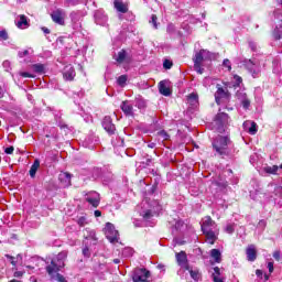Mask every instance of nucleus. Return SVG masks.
Wrapping results in <instances>:
<instances>
[{
	"label": "nucleus",
	"instance_id": "1",
	"mask_svg": "<svg viewBox=\"0 0 282 282\" xmlns=\"http://www.w3.org/2000/svg\"><path fill=\"white\" fill-rule=\"evenodd\" d=\"M200 228L205 235L206 243L213 246L219 239V227L210 216L203 218Z\"/></svg>",
	"mask_w": 282,
	"mask_h": 282
},
{
	"label": "nucleus",
	"instance_id": "2",
	"mask_svg": "<svg viewBox=\"0 0 282 282\" xmlns=\"http://www.w3.org/2000/svg\"><path fill=\"white\" fill-rule=\"evenodd\" d=\"M162 206L158 202L149 203V199H144L141 203V206H138L139 215L145 220L149 221L151 217L160 214Z\"/></svg>",
	"mask_w": 282,
	"mask_h": 282
},
{
	"label": "nucleus",
	"instance_id": "3",
	"mask_svg": "<svg viewBox=\"0 0 282 282\" xmlns=\"http://www.w3.org/2000/svg\"><path fill=\"white\" fill-rule=\"evenodd\" d=\"M230 139L228 137L218 135L213 141V148L218 155H230Z\"/></svg>",
	"mask_w": 282,
	"mask_h": 282
},
{
	"label": "nucleus",
	"instance_id": "4",
	"mask_svg": "<svg viewBox=\"0 0 282 282\" xmlns=\"http://www.w3.org/2000/svg\"><path fill=\"white\" fill-rule=\"evenodd\" d=\"M65 259H67V251L59 252L46 267V272L50 276H54L61 268H65Z\"/></svg>",
	"mask_w": 282,
	"mask_h": 282
},
{
	"label": "nucleus",
	"instance_id": "5",
	"mask_svg": "<svg viewBox=\"0 0 282 282\" xmlns=\"http://www.w3.org/2000/svg\"><path fill=\"white\" fill-rule=\"evenodd\" d=\"M273 17V23L275 26L273 29L272 36L274 41H281L282 43V10L275 9Z\"/></svg>",
	"mask_w": 282,
	"mask_h": 282
},
{
	"label": "nucleus",
	"instance_id": "6",
	"mask_svg": "<svg viewBox=\"0 0 282 282\" xmlns=\"http://www.w3.org/2000/svg\"><path fill=\"white\" fill-rule=\"evenodd\" d=\"M241 65L249 72V74H251L253 78H257V76H259L261 73V65L257 59H245L241 62Z\"/></svg>",
	"mask_w": 282,
	"mask_h": 282
},
{
	"label": "nucleus",
	"instance_id": "7",
	"mask_svg": "<svg viewBox=\"0 0 282 282\" xmlns=\"http://www.w3.org/2000/svg\"><path fill=\"white\" fill-rule=\"evenodd\" d=\"M228 113L218 112L214 120V128L218 133H224L226 131V127H228Z\"/></svg>",
	"mask_w": 282,
	"mask_h": 282
},
{
	"label": "nucleus",
	"instance_id": "8",
	"mask_svg": "<svg viewBox=\"0 0 282 282\" xmlns=\"http://www.w3.org/2000/svg\"><path fill=\"white\" fill-rule=\"evenodd\" d=\"M106 239L110 241V243H118L120 241V234L116 230V227L111 223H107L105 227Z\"/></svg>",
	"mask_w": 282,
	"mask_h": 282
},
{
	"label": "nucleus",
	"instance_id": "9",
	"mask_svg": "<svg viewBox=\"0 0 282 282\" xmlns=\"http://www.w3.org/2000/svg\"><path fill=\"white\" fill-rule=\"evenodd\" d=\"M151 272L147 269H135L132 275L133 282H149Z\"/></svg>",
	"mask_w": 282,
	"mask_h": 282
},
{
	"label": "nucleus",
	"instance_id": "10",
	"mask_svg": "<svg viewBox=\"0 0 282 282\" xmlns=\"http://www.w3.org/2000/svg\"><path fill=\"white\" fill-rule=\"evenodd\" d=\"M213 58H215V54L206 50H200L198 53L195 54L194 63H198L202 65L204 61H213Z\"/></svg>",
	"mask_w": 282,
	"mask_h": 282
},
{
	"label": "nucleus",
	"instance_id": "11",
	"mask_svg": "<svg viewBox=\"0 0 282 282\" xmlns=\"http://www.w3.org/2000/svg\"><path fill=\"white\" fill-rule=\"evenodd\" d=\"M85 199L90 204V206H94V208H98L100 205V194H98V192L86 193Z\"/></svg>",
	"mask_w": 282,
	"mask_h": 282
},
{
	"label": "nucleus",
	"instance_id": "12",
	"mask_svg": "<svg viewBox=\"0 0 282 282\" xmlns=\"http://www.w3.org/2000/svg\"><path fill=\"white\" fill-rule=\"evenodd\" d=\"M95 23L97 25H107V21H109V18H107V14H105V11L102 9H99L94 14Z\"/></svg>",
	"mask_w": 282,
	"mask_h": 282
},
{
	"label": "nucleus",
	"instance_id": "13",
	"mask_svg": "<svg viewBox=\"0 0 282 282\" xmlns=\"http://www.w3.org/2000/svg\"><path fill=\"white\" fill-rule=\"evenodd\" d=\"M15 25L19 28V30H28V28H30V19L23 14H20L15 18Z\"/></svg>",
	"mask_w": 282,
	"mask_h": 282
},
{
	"label": "nucleus",
	"instance_id": "14",
	"mask_svg": "<svg viewBox=\"0 0 282 282\" xmlns=\"http://www.w3.org/2000/svg\"><path fill=\"white\" fill-rule=\"evenodd\" d=\"M176 262L180 265V268H183L184 270H188V258L186 256V252L181 251L176 253Z\"/></svg>",
	"mask_w": 282,
	"mask_h": 282
},
{
	"label": "nucleus",
	"instance_id": "15",
	"mask_svg": "<svg viewBox=\"0 0 282 282\" xmlns=\"http://www.w3.org/2000/svg\"><path fill=\"white\" fill-rule=\"evenodd\" d=\"M121 111H123L124 116H128L129 118H133L134 112H133V104L131 101L126 100L122 101L120 105Z\"/></svg>",
	"mask_w": 282,
	"mask_h": 282
},
{
	"label": "nucleus",
	"instance_id": "16",
	"mask_svg": "<svg viewBox=\"0 0 282 282\" xmlns=\"http://www.w3.org/2000/svg\"><path fill=\"white\" fill-rule=\"evenodd\" d=\"M102 128L105 129V131H107V133H109L110 135H113V133H116V126L113 124V122L111 121V117H105L102 120Z\"/></svg>",
	"mask_w": 282,
	"mask_h": 282
},
{
	"label": "nucleus",
	"instance_id": "17",
	"mask_svg": "<svg viewBox=\"0 0 282 282\" xmlns=\"http://www.w3.org/2000/svg\"><path fill=\"white\" fill-rule=\"evenodd\" d=\"M216 89L215 100L217 105H221V100H224V98H228V93L219 84H217Z\"/></svg>",
	"mask_w": 282,
	"mask_h": 282
},
{
	"label": "nucleus",
	"instance_id": "18",
	"mask_svg": "<svg viewBox=\"0 0 282 282\" xmlns=\"http://www.w3.org/2000/svg\"><path fill=\"white\" fill-rule=\"evenodd\" d=\"M159 91L162 96H171V83L169 80H161L159 83Z\"/></svg>",
	"mask_w": 282,
	"mask_h": 282
},
{
	"label": "nucleus",
	"instance_id": "19",
	"mask_svg": "<svg viewBox=\"0 0 282 282\" xmlns=\"http://www.w3.org/2000/svg\"><path fill=\"white\" fill-rule=\"evenodd\" d=\"M247 261L251 263L257 261V247L254 245H249L246 249Z\"/></svg>",
	"mask_w": 282,
	"mask_h": 282
},
{
	"label": "nucleus",
	"instance_id": "20",
	"mask_svg": "<svg viewBox=\"0 0 282 282\" xmlns=\"http://www.w3.org/2000/svg\"><path fill=\"white\" fill-rule=\"evenodd\" d=\"M242 127L245 131H247V133H250V135H257V131H258L257 122L245 121Z\"/></svg>",
	"mask_w": 282,
	"mask_h": 282
},
{
	"label": "nucleus",
	"instance_id": "21",
	"mask_svg": "<svg viewBox=\"0 0 282 282\" xmlns=\"http://www.w3.org/2000/svg\"><path fill=\"white\" fill-rule=\"evenodd\" d=\"M58 180L64 188L72 186V174L67 172H62L58 176Z\"/></svg>",
	"mask_w": 282,
	"mask_h": 282
},
{
	"label": "nucleus",
	"instance_id": "22",
	"mask_svg": "<svg viewBox=\"0 0 282 282\" xmlns=\"http://www.w3.org/2000/svg\"><path fill=\"white\" fill-rule=\"evenodd\" d=\"M64 80H74L76 77V70H74V66L67 65L63 70Z\"/></svg>",
	"mask_w": 282,
	"mask_h": 282
},
{
	"label": "nucleus",
	"instance_id": "23",
	"mask_svg": "<svg viewBox=\"0 0 282 282\" xmlns=\"http://www.w3.org/2000/svg\"><path fill=\"white\" fill-rule=\"evenodd\" d=\"M113 6L117 12H119L120 14H127V12H129V7L127 6V3H124L123 0H115Z\"/></svg>",
	"mask_w": 282,
	"mask_h": 282
},
{
	"label": "nucleus",
	"instance_id": "24",
	"mask_svg": "<svg viewBox=\"0 0 282 282\" xmlns=\"http://www.w3.org/2000/svg\"><path fill=\"white\" fill-rule=\"evenodd\" d=\"M54 23H57L58 25H63L65 23V13L61 10H56L51 14Z\"/></svg>",
	"mask_w": 282,
	"mask_h": 282
},
{
	"label": "nucleus",
	"instance_id": "25",
	"mask_svg": "<svg viewBox=\"0 0 282 282\" xmlns=\"http://www.w3.org/2000/svg\"><path fill=\"white\" fill-rule=\"evenodd\" d=\"M212 272V279L214 282H224L226 278H224V273H221V269L219 267H215Z\"/></svg>",
	"mask_w": 282,
	"mask_h": 282
},
{
	"label": "nucleus",
	"instance_id": "26",
	"mask_svg": "<svg viewBox=\"0 0 282 282\" xmlns=\"http://www.w3.org/2000/svg\"><path fill=\"white\" fill-rule=\"evenodd\" d=\"M198 102H199V97L197 96V94L192 93L187 97V104L191 105V107H197Z\"/></svg>",
	"mask_w": 282,
	"mask_h": 282
},
{
	"label": "nucleus",
	"instance_id": "27",
	"mask_svg": "<svg viewBox=\"0 0 282 282\" xmlns=\"http://www.w3.org/2000/svg\"><path fill=\"white\" fill-rule=\"evenodd\" d=\"M40 166H41V161L36 159L30 169V177H36V171H39Z\"/></svg>",
	"mask_w": 282,
	"mask_h": 282
},
{
	"label": "nucleus",
	"instance_id": "28",
	"mask_svg": "<svg viewBox=\"0 0 282 282\" xmlns=\"http://www.w3.org/2000/svg\"><path fill=\"white\" fill-rule=\"evenodd\" d=\"M210 257L214 259L215 263H219L221 261V251H219V249H212Z\"/></svg>",
	"mask_w": 282,
	"mask_h": 282
},
{
	"label": "nucleus",
	"instance_id": "29",
	"mask_svg": "<svg viewBox=\"0 0 282 282\" xmlns=\"http://www.w3.org/2000/svg\"><path fill=\"white\" fill-rule=\"evenodd\" d=\"M113 58L117 61V63H124V58H127V51H119L118 54L113 56Z\"/></svg>",
	"mask_w": 282,
	"mask_h": 282
},
{
	"label": "nucleus",
	"instance_id": "30",
	"mask_svg": "<svg viewBox=\"0 0 282 282\" xmlns=\"http://www.w3.org/2000/svg\"><path fill=\"white\" fill-rule=\"evenodd\" d=\"M109 268L107 267L106 263H99L95 267V272H97V274H105V272H108Z\"/></svg>",
	"mask_w": 282,
	"mask_h": 282
},
{
	"label": "nucleus",
	"instance_id": "31",
	"mask_svg": "<svg viewBox=\"0 0 282 282\" xmlns=\"http://www.w3.org/2000/svg\"><path fill=\"white\" fill-rule=\"evenodd\" d=\"M191 274V278L195 281H199V279H202V273H199V270L197 269H191V267H188V270H187Z\"/></svg>",
	"mask_w": 282,
	"mask_h": 282
},
{
	"label": "nucleus",
	"instance_id": "32",
	"mask_svg": "<svg viewBox=\"0 0 282 282\" xmlns=\"http://www.w3.org/2000/svg\"><path fill=\"white\" fill-rule=\"evenodd\" d=\"M264 173H268L269 175H276V171H279V166L278 165H265L263 167Z\"/></svg>",
	"mask_w": 282,
	"mask_h": 282
},
{
	"label": "nucleus",
	"instance_id": "33",
	"mask_svg": "<svg viewBox=\"0 0 282 282\" xmlns=\"http://www.w3.org/2000/svg\"><path fill=\"white\" fill-rule=\"evenodd\" d=\"M134 106L138 107V109H144L147 107V101L140 96L135 97Z\"/></svg>",
	"mask_w": 282,
	"mask_h": 282
},
{
	"label": "nucleus",
	"instance_id": "34",
	"mask_svg": "<svg viewBox=\"0 0 282 282\" xmlns=\"http://www.w3.org/2000/svg\"><path fill=\"white\" fill-rule=\"evenodd\" d=\"M32 69L35 74H45V65L43 64H33Z\"/></svg>",
	"mask_w": 282,
	"mask_h": 282
},
{
	"label": "nucleus",
	"instance_id": "35",
	"mask_svg": "<svg viewBox=\"0 0 282 282\" xmlns=\"http://www.w3.org/2000/svg\"><path fill=\"white\" fill-rule=\"evenodd\" d=\"M122 257L124 259H129L130 257H133V248L131 247H126L122 252H121Z\"/></svg>",
	"mask_w": 282,
	"mask_h": 282
},
{
	"label": "nucleus",
	"instance_id": "36",
	"mask_svg": "<svg viewBox=\"0 0 282 282\" xmlns=\"http://www.w3.org/2000/svg\"><path fill=\"white\" fill-rule=\"evenodd\" d=\"M77 224H78V226H80V228H83V227L87 226V224H89V220H87V217H85V216H79L77 218Z\"/></svg>",
	"mask_w": 282,
	"mask_h": 282
},
{
	"label": "nucleus",
	"instance_id": "37",
	"mask_svg": "<svg viewBox=\"0 0 282 282\" xmlns=\"http://www.w3.org/2000/svg\"><path fill=\"white\" fill-rule=\"evenodd\" d=\"M51 279H55V281L58 282H67V280L65 279V276H63L61 273L55 272L54 275H50Z\"/></svg>",
	"mask_w": 282,
	"mask_h": 282
},
{
	"label": "nucleus",
	"instance_id": "38",
	"mask_svg": "<svg viewBox=\"0 0 282 282\" xmlns=\"http://www.w3.org/2000/svg\"><path fill=\"white\" fill-rule=\"evenodd\" d=\"M117 83L120 87H124L127 85V75L119 76Z\"/></svg>",
	"mask_w": 282,
	"mask_h": 282
},
{
	"label": "nucleus",
	"instance_id": "39",
	"mask_svg": "<svg viewBox=\"0 0 282 282\" xmlns=\"http://www.w3.org/2000/svg\"><path fill=\"white\" fill-rule=\"evenodd\" d=\"M225 232H227V235H232V232H235V224H227L225 227Z\"/></svg>",
	"mask_w": 282,
	"mask_h": 282
},
{
	"label": "nucleus",
	"instance_id": "40",
	"mask_svg": "<svg viewBox=\"0 0 282 282\" xmlns=\"http://www.w3.org/2000/svg\"><path fill=\"white\" fill-rule=\"evenodd\" d=\"M8 31L6 29L0 28V41H8Z\"/></svg>",
	"mask_w": 282,
	"mask_h": 282
},
{
	"label": "nucleus",
	"instance_id": "41",
	"mask_svg": "<svg viewBox=\"0 0 282 282\" xmlns=\"http://www.w3.org/2000/svg\"><path fill=\"white\" fill-rule=\"evenodd\" d=\"M268 226V223L265 221V220H260L259 223H258V226H257V228L261 231V232H263L264 230H265V227Z\"/></svg>",
	"mask_w": 282,
	"mask_h": 282
},
{
	"label": "nucleus",
	"instance_id": "42",
	"mask_svg": "<svg viewBox=\"0 0 282 282\" xmlns=\"http://www.w3.org/2000/svg\"><path fill=\"white\" fill-rule=\"evenodd\" d=\"M158 135L162 139V140H169V138H171V135H169V133L164 130H161L158 132Z\"/></svg>",
	"mask_w": 282,
	"mask_h": 282
},
{
	"label": "nucleus",
	"instance_id": "43",
	"mask_svg": "<svg viewBox=\"0 0 282 282\" xmlns=\"http://www.w3.org/2000/svg\"><path fill=\"white\" fill-rule=\"evenodd\" d=\"M236 96H237V98H238V100H239L240 102H242V100H245V99L248 98V95H246V93H243V91H238V93L236 94Z\"/></svg>",
	"mask_w": 282,
	"mask_h": 282
},
{
	"label": "nucleus",
	"instance_id": "44",
	"mask_svg": "<svg viewBox=\"0 0 282 282\" xmlns=\"http://www.w3.org/2000/svg\"><path fill=\"white\" fill-rule=\"evenodd\" d=\"M150 23H152L154 30H158V15L152 14V15H151Z\"/></svg>",
	"mask_w": 282,
	"mask_h": 282
},
{
	"label": "nucleus",
	"instance_id": "45",
	"mask_svg": "<svg viewBox=\"0 0 282 282\" xmlns=\"http://www.w3.org/2000/svg\"><path fill=\"white\" fill-rule=\"evenodd\" d=\"M175 223H174V228L176 229V230H182V228H184V221H182V220H174Z\"/></svg>",
	"mask_w": 282,
	"mask_h": 282
},
{
	"label": "nucleus",
	"instance_id": "46",
	"mask_svg": "<svg viewBox=\"0 0 282 282\" xmlns=\"http://www.w3.org/2000/svg\"><path fill=\"white\" fill-rule=\"evenodd\" d=\"M194 69L197 74H204V69L202 68V64L194 63Z\"/></svg>",
	"mask_w": 282,
	"mask_h": 282
},
{
	"label": "nucleus",
	"instance_id": "47",
	"mask_svg": "<svg viewBox=\"0 0 282 282\" xmlns=\"http://www.w3.org/2000/svg\"><path fill=\"white\" fill-rule=\"evenodd\" d=\"M274 194H275V197H281L282 198V186H275L274 187Z\"/></svg>",
	"mask_w": 282,
	"mask_h": 282
},
{
	"label": "nucleus",
	"instance_id": "48",
	"mask_svg": "<svg viewBox=\"0 0 282 282\" xmlns=\"http://www.w3.org/2000/svg\"><path fill=\"white\" fill-rule=\"evenodd\" d=\"M163 67H164V69H171L173 67V62L165 59L163 62Z\"/></svg>",
	"mask_w": 282,
	"mask_h": 282
},
{
	"label": "nucleus",
	"instance_id": "49",
	"mask_svg": "<svg viewBox=\"0 0 282 282\" xmlns=\"http://www.w3.org/2000/svg\"><path fill=\"white\" fill-rule=\"evenodd\" d=\"M223 65L224 67H227L228 72L232 69V64L230 63V59H224Z\"/></svg>",
	"mask_w": 282,
	"mask_h": 282
},
{
	"label": "nucleus",
	"instance_id": "50",
	"mask_svg": "<svg viewBox=\"0 0 282 282\" xmlns=\"http://www.w3.org/2000/svg\"><path fill=\"white\" fill-rule=\"evenodd\" d=\"M174 243L176 245V246H184V243H188V241H186V240H182V239H180V238H174Z\"/></svg>",
	"mask_w": 282,
	"mask_h": 282
},
{
	"label": "nucleus",
	"instance_id": "51",
	"mask_svg": "<svg viewBox=\"0 0 282 282\" xmlns=\"http://www.w3.org/2000/svg\"><path fill=\"white\" fill-rule=\"evenodd\" d=\"M167 33L173 34L175 32V25L173 23L167 24Z\"/></svg>",
	"mask_w": 282,
	"mask_h": 282
},
{
	"label": "nucleus",
	"instance_id": "52",
	"mask_svg": "<svg viewBox=\"0 0 282 282\" xmlns=\"http://www.w3.org/2000/svg\"><path fill=\"white\" fill-rule=\"evenodd\" d=\"M2 67L6 68V72H10V69H11V63H10V61H4V62L2 63Z\"/></svg>",
	"mask_w": 282,
	"mask_h": 282
},
{
	"label": "nucleus",
	"instance_id": "53",
	"mask_svg": "<svg viewBox=\"0 0 282 282\" xmlns=\"http://www.w3.org/2000/svg\"><path fill=\"white\" fill-rule=\"evenodd\" d=\"M240 102H241L243 109H248L250 107V99H248V98Z\"/></svg>",
	"mask_w": 282,
	"mask_h": 282
},
{
	"label": "nucleus",
	"instance_id": "54",
	"mask_svg": "<svg viewBox=\"0 0 282 282\" xmlns=\"http://www.w3.org/2000/svg\"><path fill=\"white\" fill-rule=\"evenodd\" d=\"M29 54H30V51L24 50V51H20V52L18 53V56H19L20 58H24V56H28Z\"/></svg>",
	"mask_w": 282,
	"mask_h": 282
},
{
	"label": "nucleus",
	"instance_id": "55",
	"mask_svg": "<svg viewBox=\"0 0 282 282\" xmlns=\"http://www.w3.org/2000/svg\"><path fill=\"white\" fill-rule=\"evenodd\" d=\"M273 259H275V261H281V251L279 250L274 251Z\"/></svg>",
	"mask_w": 282,
	"mask_h": 282
},
{
	"label": "nucleus",
	"instance_id": "56",
	"mask_svg": "<svg viewBox=\"0 0 282 282\" xmlns=\"http://www.w3.org/2000/svg\"><path fill=\"white\" fill-rule=\"evenodd\" d=\"M4 153H7V155H12L14 153V147L6 148Z\"/></svg>",
	"mask_w": 282,
	"mask_h": 282
},
{
	"label": "nucleus",
	"instance_id": "57",
	"mask_svg": "<svg viewBox=\"0 0 282 282\" xmlns=\"http://www.w3.org/2000/svg\"><path fill=\"white\" fill-rule=\"evenodd\" d=\"M20 76H22V78H34V75H32L28 72L20 73Z\"/></svg>",
	"mask_w": 282,
	"mask_h": 282
},
{
	"label": "nucleus",
	"instance_id": "58",
	"mask_svg": "<svg viewBox=\"0 0 282 282\" xmlns=\"http://www.w3.org/2000/svg\"><path fill=\"white\" fill-rule=\"evenodd\" d=\"M4 257L6 259H8V261H10L11 264L17 265V262L14 261V257L10 254H6Z\"/></svg>",
	"mask_w": 282,
	"mask_h": 282
},
{
	"label": "nucleus",
	"instance_id": "59",
	"mask_svg": "<svg viewBox=\"0 0 282 282\" xmlns=\"http://www.w3.org/2000/svg\"><path fill=\"white\" fill-rule=\"evenodd\" d=\"M249 47L251 52H257V43L256 42H249Z\"/></svg>",
	"mask_w": 282,
	"mask_h": 282
},
{
	"label": "nucleus",
	"instance_id": "60",
	"mask_svg": "<svg viewBox=\"0 0 282 282\" xmlns=\"http://www.w3.org/2000/svg\"><path fill=\"white\" fill-rule=\"evenodd\" d=\"M268 270H269L270 274H272V272H274V262H268Z\"/></svg>",
	"mask_w": 282,
	"mask_h": 282
},
{
	"label": "nucleus",
	"instance_id": "61",
	"mask_svg": "<svg viewBox=\"0 0 282 282\" xmlns=\"http://www.w3.org/2000/svg\"><path fill=\"white\" fill-rule=\"evenodd\" d=\"M234 80L236 82L237 86L241 85V77H239V75H235Z\"/></svg>",
	"mask_w": 282,
	"mask_h": 282
},
{
	"label": "nucleus",
	"instance_id": "62",
	"mask_svg": "<svg viewBox=\"0 0 282 282\" xmlns=\"http://www.w3.org/2000/svg\"><path fill=\"white\" fill-rule=\"evenodd\" d=\"M83 254H84V257H89V248H84L83 249Z\"/></svg>",
	"mask_w": 282,
	"mask_h": 282
},
{
	"label": "nucleus",
	"instance_id": "63",
	"mask_svg": "<svg viewBox=\"0 0 282 282\" xmlns=\"http://www.w3.org/2000/svg\"><path fill=\"white\" fill-rule=\"evenodd\" d=\"M256 275L259 278V279H261L262 276H263V271H261V270H256Z\"/></svg>",
	"mask_w": 282,
	"mask_h": 282
},
{
	"label": "nucleus",
	"instance_id": "64",
	"mask_svg": "<svg viewBox=\"0 0 282 282\" xmlns=\"http://www.w3.org/2000/svg\"><path fill=\"white\" fill-rule=\"evenodd\" d=\"M102 213L100 210H95V217H100Z\"/></svg>",
	"mask_w": 282,
	"mask_h": 282
}]
</instances>
